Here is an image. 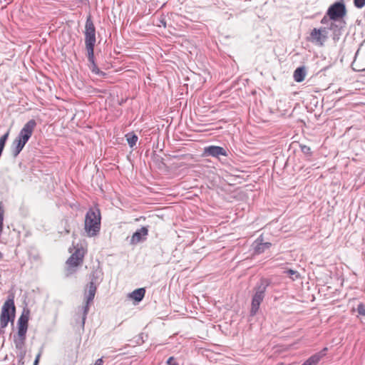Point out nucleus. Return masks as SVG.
Returning <instances> with one entry per match:
<instances>
[{
    "instance_id": "1",
    "label": "nucleus",
    "mask_w": 365,
    "mask_h": 365,
    "mask_svg": "<svg viewBox=\"0 0 365 365\" xmlns=\"http://www.w3.org/2000/svg\"><path fill=\"white\" fill-rule=\"evenodd\" d=\"M74 252L66 262L65 272L67 277L74 274L78 267L81 265L83 262L84 257L87 252V246L86 243H78L73 245Z\"/></svg>"
},
{
    "instance_id": "2",
    "label": "nucleus",
    "mask_w": 365,
    "mask_h": 365,
    "mask_svg": "<svg viewBox=\"0 0 365 365\" xmlns=\"http://www.w3.org/2000/svg\"><path fill=\"white\" fill-rule=\"evenodd\" d=\"M101 215L98 208L90 209L85 217L84 229L88 237L97 235L101 230Z\"/></svg>"
},
{
    "instance_id": "3",
    "label": "nucleus",
    "mask_w": 365,
    "mask_h": 365,
    "mask_svg": "<svg viewBox=\"0 0 365 365\" xmlns=\"http://www.w3.org/2000/svg\"><path fill=\"white\" fill-rule=\"evenodd\" d=\"M16 316V307L14 304V296L11 294L4 303L0 315V325L1 328L8 326L9 322L14 323Z\"/></svg>"
},
{
    "instance_id": "4",
    "label": "nucleus",
    "mask_w": 365,
    "mask_h": 365,
    "mask_svg": "<svg viewBox=\"0 0 365 365\" xmlns=\"http://www.w3.org/2000/svg\"><path fill=\"white\" fill-rule=\"evenodd\" d=\"M101 275H102V274L101 273V272H98V271H93L92 272V274L91 277V282H89V284L88 285V294L86 292L85 293L86 294V304L83 308V324H84L86 314L88 312L89 304L91 302H93V300L94 299V297H95V294L96 292V289H97V285L100 282L99 279H100V277H101Z\"/></svg>"
},
{
    "instance_id": "5",
    "label": "nucleus",
    "mask_w": 365,
    "mask_h": 365,
    "mask_svg": "<svg viewBox=\"0 0 365 365\" xmlns=\"http://www.w3.org/2000/svg\"><path fill=\"white\" fill-rule=\"evenodd\" d=\"M84 34L88 57L93 61L94 46L96 41V29L91 16H89L86 20Z\"/></svg>"
},
{
    "instance_id": "6",
    "label": "nucleus",
    "mask_w": 365,
    "mask_h": 365,
    "mask_svg": "<svg viewBox=\"0 0 365 365\" xmlns=\"http://www.w3.org/2000/svg\"><path fill=\"white\" fill-rule=\"evenodd\" d=\"M346 14V9L344 0H340L331 4L327 12L329 19L334 21L343 18Z\"/></svg>"
},
{
    "instance_id": "7",
    "label": "nucleus",
    "mask_w": 365,
    "mask_h": 365,
    "mask_svg": "<svg viewBox=\"0 0 365 365\" xmlns=\"http://www.w3.org/2000/svg\"><path fill=\"white\" fill-rule=\"evenodd\" d=\"M29 316V309L24 308L18 320V335L22 340H24L27 331Z\"/></svg>"
},
{
    "instance_id": "8",
    "label": "nucleus",
    "mask_w": 365,
    "mask_h": 365,
    "mask_svg": "<svg viewBox=\"0 0 365 365\" xmlns=\"http://www.w3.org/2000/svg\"><path fill=\"white\" fill-rule=\"evenodd\" d=\"M264 292H265V287H259L257 289L255 294H254L252 300V305H251V314L255 315L257 312L259 305L261 302L263 301V299L264 297Z\"/></svg>"
},
{
    "instance_id": "9",
    "label": "nucleus",
    "mask_w": 365,
    "mask_h": 365,
    "mask_svg": "<svg viewBox=\"0 0 365 365\" xmlns=\"http://www.w3.org/2000/svg\"><path fill=\"white\" fill-rule=\"evenodd\" d=\"M36 126V123L34 119L29 120L24 125L23 128L21 130V131L17 137H19V138H20L22 140L27 143L28 140H29V138L31 137Z\"/></svg>"
},
{
    "instance_id": "10",
    "label": "nucleus",
    "mask_w": 365,
    "mask_h": 365,
    "mask_svg": "<svg viewBox=\"0 0 365 365\" xmlns=\"http://www.w3.org/2000/svg\"><path fill=\"white\" fill-rule=\"evenodd\" d=\"M327 34L325 28L314 29L310 33L309 41L322 46L327 39Z\"/></svg>"
},
{
    "instance_id": "11",
    "label": "nucleus",
    "mask_w": 365,
    "mask_h": 365,
    "mask_svg": "<svg viewBox=\"0 0 365 365\" xmlns=\"http://www.w3.org/2000/svg\"><path fill=\"white\" fill-rule=\"evenodd\" d=\"M203 155L218 158L220 155L227 156V151L222 147L210 145L205 148Z\"/></svg>"
},
{
    "instance_id": "12",
    "label": "nucleus",
    "mask_w": 365,
    "mask_h": 365,
    "mask_svg": "<svg viewBox=\"0 0 365 365\" xmlns=\"http://www.w3.org/2000/svg\"><path fill=\"white\" fill-rule=\"evenodd\" d=\"M148 234V230L145 227H141L140 230H138L136 232H135L131 238H130V244L132 245H136L139 243L143 238H145V237Z\"/></svg>"
},
{
    "instance_id": "13",
    "label": "nucleus",
    "mask_w": 365,
    "mask_h": 365,
    "mask_svg": "<svg viewBox=\"0 0 365 365\" xmlns=\"http://www.w3.org/2000/svg\"><path fill=\"white\" fill-rule=\"evenodd\" d=\"M327 350L328 348L324 347L320 352H318L310 356L302 364V365H317L319 361L326 355Z\"/></svg>"
},
{
    "instance_id": "14",
    "label": "nucleus",
    "mask_w": 365,
    "mask_h": 365,
    "mask_svg": "<svg viewBox=\"0 0 365 365\" xmlns=\"http://www.w3.org/2000/svg\"><path fill=\"white\" fill-rule=\"evenodd\" d=\"M26 143L25 141L19 138V137L16 138V139L13 141L11 148V153L14 157H16L20 153Z\"/></svg>"
},
{
    "instance_id": "15",
    "label": "nucleus",
    "mask_w": 365,
    "mask_h": 365,
    "mask_svg": "<svg viewBox=\"0 0 365 365\" xmlns=\"http://www.w3.org/2000/svg\"><path fill=\"white\" fill-rule=\"evenodd\" d=\"M145 294V289L144 288H139L131 292L129 297L136 302H139L143 299Z\"/></svg>"
},
{
    "instance_id": "16",
    "label": "nucleus",
    "mask_w": 365,
    "mask_h": 365,
    "mask_svg": "<svg viewBox=\"0 0 365 365\" xmlns=\"http://www.w3.org/2000/svg\"><path fill=\"white\" fill-rule=\"evenodd\" d=\"M306 76V71L304 67L297 68L293 74L294 79L296 82H302Z\"/></svg>"
},
{
    "instance_id": "17",
    "label": "nucleus",
    "mask_w": 365,
    "mask_h": 365,
    "mask_svg": "<svg viewBox=\"0 0 365 365\" xmlns=\"http://www.w3.org/2000/svg\"><path fill=\"white\" fill-rule=\"evenodd\" d=\"M256 243L257 245L255 247V252L256 254H261L264 252L266 250L269 249L272 245L270 242H258V241H257Z\"/></svg>"
},
{
    "instance_id": "18",
    "label": "nucleus",
    "mask_w": 365,
    "mask_h": 365,
    "mask_svg": "<svg viewBox=\"0 0 365 365\" xmlns=\"http://www.w3.org/2000/svg\"><path fill=\"white\" fill-rule=\"evenodd\" d=\"M126 140L128 141V145L130 147L133 148L134 145H135L137 141H138V136L134 134L133 133H129L125 135Z\"/></svg>"
},
{
    "instance_id": "19",
    "label": "nucleus",
    "mask_w": 365,
    "mask_h": 365,
    "mask_svg": "<svg viewBox=\"0 0 365 365\" xmlns=\"http://www.w3.org/2000/svg\"><path fill=\"white\" fill-rule=\"evenodd\" d=\"M88 61L91 63V69L93 73H94L95 74L99 75V76H105V73L101 71L98 68L97 65L95 63V62H94V56L93 57V61L91 60L89 58H88Z\"/></svg>"
},
{
    "instance_id": "20",
    "label": "nucleus",
    "mask_w": 365,
    "mask_h": 365,
    "mask_svg": "<svg viewBox=\"0 0 365 365\" xmlns=\"http://www.w3.org/2000/svg\"><path fill=\"white\" fill-rule=\"evenodd\" d=\"M284 272L287 273L292 280H295L300 278L299 273L296 270L289 269L285 271Z\"/></svg>"
},
{
    "instance_id": "21",
    "label": "nucleus",
    "mask_w": 365,
    "mask_h": 365,
    "mask_svg": "<svg viewBox=\"0 0 365 365\" xmlns=\"http://www.w3.org/2000/svg\"><path fill=\"white\" fill-rule=\"evenodd\" d=\"M354 6L358 9H361L365 6V0H354Z\"/></svg>"
},
{
    "instance_id": "22",
    "label": "nucleus",
    "mask_w": 365,
    "mask_h": 365,
    "mask_svg": "<svg viewBox=\"0 0 365 365\" xmlns=\"http://www.w3.org/2000/svg\"><path fill=\"white\" fill-rule=\"evenodd\" d=\"M357 311L360 315L365 317V305L362 303H360L358 305Z\"/></svg>"
},
{
    "instance_id": "23",
    "label": "nucleus",
    "mask_w": 365,
    "mask_h": 365,
    "mask_svg": "<svg viewBox=\"0 0 365 365\" xmlns=\"http://www.w3.org/2000/svg\"><path fill=\"white\" fill-rule=\"evenodd\" d=\"M168 365H178L176 359L173 356H170L167 361Z\"/></svg>"
},
{
    "instance_id": "24",
    "label": "nucleus",
    "mask_w": 365,
    "mask_h": 365,
    "mask_svg": "<svg viewBox=\"0 0 365 365\" xmlns=\"http://www.w3.org/2000/svg\"><path fill=\"white\" fill-rule=\"evenodd\" d=\"M41 355V352L37 354V356L36 357V359L34 361V365H38V364Z\"/></svg>"
},
{
    "instance_id": "25",
    "label": "nucleus",
    "mask_w": 365,
    "mask_h": 365,
    "mask_svg": "<svg viewBox=\"0 0 365 365\" xmlns=\"http://www.w3.org/2000/svg\"><path fill=\"white\" fill-rule=\"evenodd\" d=\"M103 361L102 359H98L96 361L94 365H103Z\"/></svg>"
},
{
    "instance_id": "26",
    "label": "nucleus",
    "mask_w": 365,
    "mask_h": 365,
    "mask_svg": "<svg viewBox=\"0 0 365 365\" xmlns=\"http://www.w3.org/2000/svg\"><path fill=\"white\" fill-rule=\"evenodd\" d=\"M328 22V19L327 16H324L322 19L321 20V23L323 24H325Z\"/></svg>"
},
{
    "instance_id": "27",
    "label": "nucleus",
    "mask_w": 365,
    "mask_h": 365,
    "mask_svg": "<svg viewBox=\"0 0 365 365\" xmlns=\"http://www.w3.org/2000/svg\"><path fill=\"white\" fill-rule=\"evenodd\" d=\"M3 258V254L0 252V259Z\"/></svg>"
}]
</instances>
